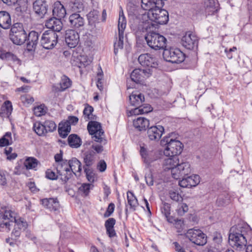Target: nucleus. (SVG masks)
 Listing matches in <instances>:
<instances>
[{"mask_svg": "<svg viewBox=\"0 0 252 252\" xmlns=\"http://www.w3.org/2000/svg\"><path fill=\"white\" fill-rule=\"evenodd\" d=\"M164 159L163 166L165 170H171L172 177L179 179L181 177L188 176L191 173L190 165L188 162L179 163L177 156H167Z\"/></svg>", "mask_w": 252, "mask_h": 252, "instance_id": "1", "label": "nucleus"}, {"mask_svg": "<svg viewBox=\"0 0 252 252\" xmlns=\"http://www.w3.org/2000/svg\"><path fill=\"white\" fill-rule=\"evenodd\" d=\"M174 135V133H169L161 140L162 145H167L163 152L165 156H177L182 152L183 144L180 141L173 138Z\"/></svg>", "mask_w": 252, "mask_h": 252, "instance_id": "2", "label": "nucleus"}, {"mask_svg": "<svg viewBox=\"0 0 252 252\" xmlns=\"http://www.w3.org/2000/svg\"><path fill=\"white\" fill-rule=\"evenodd\" d=\"M147 17L149 20L158 24H165L168 21V13L163 9L159 8L157 5H151L147 9Z\"/></svg>", "mask_w": 252, "mask_h": 252, "instance_id": "3", "label": "nucleus"}, {"mask_svg": "<svg viewBox=\"0 0 252 252\" xmlns=\"http://www.w3.org/2000/svg\"><path fill=\"white\" fill-rule=\"evenodd\" d=\"M147 45L155 50L164 49L166 47V39L158 33L149 31L145 36Z\"/></svg>", "mask_w": 252, "mask_h": 252, "instance_id": "4", "label": "nucleus"}, {"mask_svg": "<svg viewBox=\"0 0 252 252\" xmlns=\"http://www.w3.org/2000/svg\"><path fill=\"white\" fill-rule=\"evenodd\" d=\"M163 57L167 62L179 63L185 60V54L179 49L170 48L164 49Z\"/></svg>", "mask_w": 252, "mask_h": 252, "instance_id": "5", "label": "nucleus"}, {"mask_svg": "<svg viewBox=\"0 0 252 252\" xmlns=\"http://www.w3.org/2000/svg\"><path fill=\"white\" fill-rule=\"evenodd\" d=\"M185 236L196 245L203 246L207 243L206 235L200 229H189L185 234Z\"/></svg>", "mask_w": 252, "mask_h": 252, "instance_id": "6", "label": "nucleus"}, {"mask_svg": "<svg viewBox=\"0 0 252 252\" xmlns=\"http://www.w3.org/2000/svg\"><path fill=\"white\" fill-rule=\"evenodd\" d=\"M229 244L237 250L245 249L247 243L246 234L239 232L230 233L229 235Z\"/></svg>", "mask_w": 252, "mask_h": 252, "instance_id": "7", "label": "nucleus"}, {"mask_svg": "<svg viewBox=\"0 0 252 252\" xmlns=\"http://www.w3.org/2000/svg\"><path fill=\"white\" fill-rule=\"evenodd\" d=\"M13 215H10L8 218V221H3L0 223V230L1 231L8 232L10 230V222H14L17 225L18 228L25 230L28 226V224L26 221L21 218H18L17 214L13 212Z\"/></svg>", "mask_w": 252, "mask_h": 252, "instance_id": "8", "label": "nucleus"}, {"mask_svg": "<svg viewBox=\"0 0 252 252\" xmlns=\"http://www.w3.org/2000/svg\"><path fill=\"white\" fill-rule=\"evenodd\" d=\"M58 35L52 31H45L41 38V44L46 49H53L58 42Z\"/></svg>", "mask_w": 252, "mask_h": 252, "instance_id": "9", "label": "nucleus"}, {"mask_svg": "<svg viewBox=\"0 0 252 252\" xmlns=\"http://www.w3.org/2000/svg\"><path fill=\"white\" fill-rule=\"evenodd\" d=\"M68 161L65 160L62 161V162L57 163L56 168L57 174L60 177V179L64 183L72 177V173L69 170V166Z\"/></svg>", "mask_w": 252, "mask_h": 252, "instance_id": "10", "label": "nucleus"}, {"mask_svg": "<svg viewBox=\"0 0 252 252\" xmlns=\"http://www.w3.org/2000/svg\"><path fill=\"white\" fill-rule=\"evenodd\" d=\"M181 44L189 50H193L198 45V38L195 34L187 32L181 39Z\"/></svg>", "mask_w": 252, "mask_h": 252, "instance_id": "11", "label": "nucleus"}, {"mask_svg": "<svg viewBox=\"0 0 252 252\" xmlns=\"http://www.w3.org/2000/svg\"><path fill=\"white\" fill-rule=\"evenodd\" d=\"M154 24L149 21H143L138 19H136L133 23L131 24V27L136 34H141L142 32H147V33L150 31L151 27H153Z\"/></svg>", "mask_w": 252, "mask_h": 252, "instance_id": "12", "label": "nucleus"}, {"mask_svg": "<svg viewBox=\"0 0 252 252\" xmlns=\"http://www.w3.org/2000/svg\"><path fill=\"white\" fill-rule=\"evenodd\" d=\"M164 132L163 126L160 125L153 126L147 129V134L151 141H158Z\"/></svg>", "mask_w": 252, "mask_h": 252, "instance_id": "13", "label": "nucleus"}, {"mask_svg": "<svg viewBox=\"0 0 252 252\" xmlns=\"http://www.w3.org/2000/svg\"><path fill=\"white\" fill-rule=\"evenodd\" d=\"M138 60L140 64L144 66L156 68L158 65L157 59L149 54H141Z\"/></svg>", "mask_w": 252, "mask_h": 252, "instance_id": "14", "label": "nucleus"}, {"mask_svg": "<svg viewBox=\"0 0 252 252\" xmlns=\"http://www.w3.org/2000/svg\"><path fill=\"white\" fill-rule=\"evenodd\" d=\"M88 131L92 136H96L99 138L100 137H105L104 130L100 123L96 121H90L87 126Z\"/></svg>", "mask_w": 252, "mask_h": 252, "instance_id": "15", "label": "nucleus"}, {"mask_svg": "<svg viewBox=\"0 0 252 252\" xmlns=\"http://www.w3.org/2000/svg\"><path fill=\"white\" fill-rule=\"evenodd\" d=\"M181 177L182 179L179 182V185L182 188H190L195 187L200 182V177L198 175L194 174L185 178Z\"/></svg>", "mask_w": 252, "mask_h": 252, "instance_id": "16", "label": "nucleus"}, {"mask_svg": "<svg viewBox=\"0 0 252 252\" xmlns=\"http://www.w3.org/2000/svg\"><path fill=\"white\" fill-rule=\"evenodd\" d=\"M65 42L70 48H74L79 42L78 33L73 30H68L66 31L65 36Z\"/></svg>", "mask_w": 252, "mask_h": 252, "instance_id": "17", "label": "nucleus"}, {"mask_svg": "<svg viewBox=\"0 0 252 252\" xmlns=\"http://www.w3.org/2000/svg\"><path fill=\"white\" fill-rule=\"evenodd\" d=\"M32 8L35 16L38 18H43L47 13V4L45 0H36L32 4Z\"/></svg>", "mask_w": 252, "mask_h": 252, "instance_id": "18", "label": "nucleus"}, {"mask_svg": "<svg viewBox=\"0 0 252 252\" xmlns=\"http://www.w3.org/2000/svg\"><path fill=\"white\" fill-rule=\"evenodd\" d=\"M140 152L143 161L148 165L156 160L158 158L156 151L148 150L144 147H141Z\"/></svg>", "mask_w": 252, "mask_h": 252, "instance_id": "19", "label": "nucleus"}, {"mask_svg": "<svg viewBox=\"0 0 252 252\" xmlns=\"http://www.w3.org/2000/svg\"><path fill=\"white\" fill-rule=\"evenodd\" d=\"M148 76L146 70L139 68L135 69L130 75L131 80L137 84L142 83L144 80Z\"/></svg>", "mask_w": 252, "mask_h": 252, "instance_id": "20", "label": "nucleus"}, {"mask_svg": "<svg viewBox=\"0 0 252 252\" xmlns=\"http://www.w3.org/2000/svg\"><path fill=\"white\" fill-rule=\"evenodd\" d=\"M61 19L53 17L47 20L45 26L49 31H54V32H59L62 29L63 24Z\"/></svg>", "mask_w": 252, "mask_h": 252, "instance_id": "21", "label": "nucleus"}, {"mask_svg": "<svg viewBox=\"0 0 252 252\" xmlns=\"http://www.w3.org/2000/svg\"><path fill=\"white\" fill-rule=\"evenodd\" d=\"M42 204L51 211H57L60 209V203L57 198H44L41 200Z\"/></svg>", "mask_w": 252, "mask_h": 252, "instance_id": "22", "label": "nucleus"}, {"mask_svg": "<svg viewBox=\"0 0 252 252\" xmlns=\"http://www.w3.org/2000/svg\"><path fill=\"white\" fill-rule=\"evenodd\" d=\"M93 140L96 143L93 144L92 149L95 151L96 153H102L104 150V146L107 143V140L105 137H98L96 136L92 137Z\"/></svg>", "mask_w": 252, "mask_h": 252, "instance_id": "23", "label": "nucleus"}, {"mask_svg": "<svg viewBox=\"0 0 252 252\" xmlns=\"http://www.w3.org/2000/svg\"><path fill=\"white\" fill-rule=\"evenodd\" d=\"M219 4L217 0H205L204 7L205 13L208 15H212L217 12Z\"/></svg>", "mask_w": 252, "mask_h": 252, "instance_id": "24", "label": "nucleus"}, {"mask_svg": "<svg viewBox=\"0 0 252 252\" xmlns=\"http://www.w3.org/2000/svg\"><path fill=\"white\" fill-rule=\"evenodd\" d=\"M68 20L70 26L74 28L83 27L85 23L84 18L77 13L71 14L69 17Z\"/></svg>", "mask_w": 252, "mask_h": 252, "instance_id": "25", "label": "nucleus"}, {"mask_svg": "<svg viewBox=\"0 0 252 252\" xmlns=\"http://www.w3.org/2000/svg\"><path fill=\"white\" fill-rule=\"evenodd\" d=\"M54 17L61 19L66 15V10L60 1L55 2L52 10Z\"/></svg>", "mask_w": 252, "mask_h": 252, "instance_id": "26", "label": "nucleus"}, {"mask_svg": "<svg viewBox=\"0 0 252 252\" xmlns=\"http://www.w3.org/2000/svg\"><path fill=\"white\" fill-rule=\"evenodd\" d=\"M13 110L12 103L6 100L2 105L0 110V117L2 119L9 118Z\"/></svg>", "mask_w": 252, "mask_h": 252, "instance_id": "27", "label": "nucleus"}, {"mask_svg": "<svg viewBox=\"0 0 252 252\" xmlns=\"http://www.w3.org/2000/svg\"><path fill=\"white\" fill-rule=\"evenodd\" d=\"M145 101V98L143 94L136 92H133L129 95V101L131 105L134 106H139L142 105Z\"/></svg>", "mask_w": 252, "mask_h": 252, "instance_id": "28", "label": "nucleus"}, {"mask_svg": "<svg viewBox=\"0 0 252 252\" xmlns=\"http://www.w3.org/2000/svg\"><path fill=\"white\" fill-rule=\"evenodd\" d=\"M32 169V157L27 158L23 162V165H20L18 162V164L15 167L14 171L15 174L19 175L21 173H25V170Z\"/></svg>", "mask_w": 252, "mask_h": 252, "instance_id": "29", "label": "nucleus"}, {"mask_svg": "<svg viewBox=\"0 0 252 252\" xmlns=\"http://www.w3.org/2000/svg\"><path fill=\"white\" fill-rule=\"evenodd\" d=\"M11 26L10 14L6 11L0 12V26L4 29H8Z\"/></svg>", "mask_w": 252, "mask_h": 252, "instance_id": "30", "label": "nucleus"}, {"mask_svg": "<svg viewBox=\"0 0 252 252\" xmlns=\"http://www.w3.org/2000/svg\"><path fill=\"white\" fill-rule=\"evenodd\" d=\"M170 205L167 203H163L162 206L161 207V212L162 214L165 216L166 220L170 223H173L174 222H178L179 223L182 222L181 220H177L174 219L170 216Z\"/></svg>", "mask_w": 252, "mask_h": 252, "instance_id": "31", "label": "nucleus"}, {"mask_svg": "<svg viewBox=\"0 0 252 252\" xmlns=\"http://www.w3.org/2000/svg\"><path fill=\"white\" fill-rule=\"evenodd\" d=\"M27 37V33L24 30L20 32V33L16 34H13L10 36V38L13 43L17 45H21L25 43Z\"/></svg>", "mask_w": 252, "mask_h": 252, "instance_id": "32", "label": "nucleus"}, {"mask_svg": "<svg viewBox=\"0 0 252 252\" xmlns=\"http://www.w3.org/2000/svg\"><path fill=\"white\" fill-rule=\"evenodd\" d=\"M133 126L139 131L145 130L149 126V121L143 117H138L133 120Z\"/></svg>", "mask_w": 252, "mask_h": 252, "instance_id": "33", "label": "nucleus"}, {"mask_svg": "<svg viewBox=\"0 0 252 252\" xmlns=\"http://www.w3.org/2000/svg\"><path fill=\"white\" fill-rule=\"evenodd\" d=\"M71 130V126L66 121H62L59 125L58 132L60 136L64 138L66 137Z\"/></svg>", "mask_w": 252, "mask_h": 252, "instance_id": "34", "label": "nucleus"}, {"mask_svg": "<svg viewBox=\"0 0 252 252\" xmlns=\"http://www.w3.org/2000/svg\"><path fill=\"white\" fill-rule=\"evenodd\" d=\"M127 200L130 211H134L138 206V202L132 192L130 191L127 192Z\"/></svg>", "mask_w": 252, "mask_h": 252, "instance_id": "35", "label": "nucleus"}, {"mask_svg": "<svg viewBox=\"0 0 252 252\" xmlns=\"http://www.w3.org/2000/svg\"><path fill=\"white\" fill-rule=\"evenodd\" d=\"M69 170L72 174H76V172H80L81 171V163L76 158H73L68 161Z\"/></svg>", "mask_w": 252, "mask_h": 252, "instance_id": "36", "label": "nucleus"}, {"mask_svg": "<svg viewBox=\"0 0 252 252\" xmlns=\"http://www.w3.org/2000/svg\"><path fill=\"white\" fill-rule=\"evenodd\" d=\"M69 7L72 11L78 13L84 10V4L83 0H75L69 2Z\"/></svg>", "mask_w": 252, "mask_h": 252, "instance_id": "37", "label": "nucleus"}, {"mask_svg": "<svg viewBox=\"0 0 252 252\" xmlns=\"http://www.w3.org/2000/svg\"><path fill=\"white\" fill-rule=\"evenodd\" d=\"M68 145L72 148H78L81 145V140L80 138L75 134H72L68 137Z\"/></svg>", "mask_w": 252, "mask_h": 252, "instance_id": "38", "label": "nucleus"}, {"mask_svg": "<svg viewBox=\"0 0 252 252\" xmlns=\"http://www.w3.org/2000/svg\"><path fill=\"white\" fill-rule=\"evenodd\" d=\"M99 15V12L97 10L91 11L87 15L89 25H95L96 23H98Z\"/></svg>", "mask_w": 252, "mask_h": 252, "instance_id": "39", "label": "nucleus"}, {"mask_svg": "<svg viewBox=\"0 0 252 252\" xmlns=\"http://www.w3.org/2000/svg\"><path fill=\"white\" fill-rule=\"evenodd\" d=\"M95 156V153L93 151H88L85 153L84 160L86 166H90L94 163Z\"/></svg>", "mask_w": 252, "mask_h": 252, "instance_id": "40", "label": "nucleus"}, {"mask_svg": "<svg viewBox=\"0 0 252 252\" xmlns=\"http://www.w3.org/2000/svg\"><path fill=\"white\" fill-rule=\"evenodd\" d=\"M71 85V81L70 79L67 76L63 75L60 82V88H58V91L60 92L63 91L69 88Z\"/></svg>", "mask_w": 252, "mask_h": 252, "instance_id": "41", "label": "nucleus"}, {"mask_svg": "<svg viewBox=\"0 0 252 252\" xmlns=\"http://www.w3.org/2000/svg\"><path fill=\"white\" fill-rule=\"evenodd\" d=\"M94 185L90 183L82 184L78 189L79 192L83 196H87L90 192V190L93 189Z\"/></svg>", "mask_w": 252, "mask_h": 252, "instance_id": "42", "label": "nucleus"}, {"mask_svg": "<svg viewBox=\"0 0 252 252\" xmlns=\"http://www.w3.org/2000/svg\"><path fill=\"white\" fill-rule=\"evenodd\" d=\"M32 130L39 136L44 135L47 133L43 123L41 122L35 123L33 125Z\"/></svg>", "mask_w": 252, "mask_h": 252, "instance_id": "43", "label": "nucleus"}, {"mask_svg": "<svg viewBox=\"0 0 252 252\" xmlns=\"http://www.w3.org/2000/svg\"><path fill=\"white\" fill-rule=\"evenodd\" d=\"M124 46V32H119V39L114 43V53L117 55L119 49H122Z\"/></svg>", "mask_w": 252, "mask_h": 252, "instance_id": "44", "label": "nucleus"}, {"mask_svg": "<svg viewBox=\"0 0 252 252\" xmlns=\"http://www.w3.org/2000/svg\"><path fill=\"white\" fill-rule=\"evenodd\" d=\"M126 25V21L124 16L123 10L121 9L119 12V18L118 21V31L119 32H124Z\"/></svg>", "mask_w": 252, "mask_h": 252, "instance_id": "45", "label": "nucleus"}, {"mask_svg": "<svg viewBox=\"0 0 252 252\" xmlns=\"http://www.w3.org/2000/svg\"><path fill=\"white\" fill-rule=\"evenodd\" d=\"M0 59L12 61H16L18 60L17 57L13 54L4 51H0Z\"/></svg>", "mask_w": 252, "mask_h": 252, "instance_id": "46", "label": "nucleus"}, {"mask_svg": "<svg viewBox=\"0 0 252 252\" xmlns=\"http://www.w3.org/2000/svg\"><path fill=\"white\" fill-rule=\"evenodd\" d=\"M43 123L47 133L53 132L57 128V125L52 120H46Z\"/></svg>", "mask_w": 252, "mask_h": 252, "instance_id": "47", "label": "nucleus"}, {"mask_svg": "<svg viewBox=\"0 0 252 252\" xmlns=\"http://www.w3.org/2000/svg\"><path fill=\"white\" fill-rule=\"evenodd\" d=\"M32 110L35 116L40 117L45 114L47 111V108L44 104H42L34 106Z\"/></svg>", "mask_w": 252, "mask_h": 252, "instance_id": "48", "label": "nucleus"}, {"mask_svg": "<svg viewBox=\"0 0 252 252\" xmlns=\"http://www.w3.org/2000/svg\"><path fill=\"white\" fill-rule=\"evenodd\" d=\"M13 211L9 210L6 207H2L0 210V219H2L4 220H8V218L10 215H13Z\"/></svg>", "mask_w": 252, "mask_h": 252, "instance_id": "49", "label": "nucleus"}, {"mask_svg": "<svg viewBox=\"0 0 252 252\" xmlns=\"http://www.w3.org/2000/svg\"><path fill=\"white\" fill-rule=\"evenodd\" d=\"M94 111V108L89 105L85 107L83 111V115L86 121L94 119V115L92 113Z\"/></svg>", "mask_w": 252, "mask_h": 252, "instance_id": "50", "label": "nucleus"}, {"mask_svg": "<svg viewBox=\"0 0 252 252\" xmlns=\"http://www.w3.org/2000/svg\"><path fill=\"white\" fill-rule=\"evenodd\" d=\"M23 30L24 29L22 24L19 23H15L13 25L11 28L9 36H11V35H12L13 34H16L17 33H20V32L23 31Z\"/></svg>", "mask_w": 252, "mask_h": 252, "instance_id": "51", "label": "nucleus"}, {"mask_svg": "<svg viewBox=\"0 0 252 252\" xmlns=\"http://www.w3.org/2000/svg\"><path fill=\"white\" fill-rule=\"evenodd\" d=\"M169 194L170 198L176 202L181 201L183 198L178 191L175 189H171L169 191Z\"/></svg>", "mask_w": 252, "mask_h": 252, "instance_id": "52", "label": "nucleus"}, {"mask_svg": "<svg viewBox=\"0 0 252 252\" xmlns=\"http://www.w3.org/2000/svg\"><path fill=\"white\" fill-rule=\"evenodd\" d=\"M11 133L7 132L2 138L0 139V147H3L9 144V140H11Z\"/></svg>", "mask_w": 252, "mask_h": 252, "instance_id": "53", "label": "nucleus"}, {"mask_svg": "<svg viewBox=\"0 0 252 252\" xmlns=\"http://www.w3.org/2000/svg\"><path fill=\"white\" fill-rule=\"evenodd\" d=\"M23 104L26 107L30 106L32 101V96L30 94H23L21 96Z\"/></svg>", "mask_w": 252, "mask_h": 252, "instance_id": "54", "label": "nucleus"}, {"mask_svg": "<svg viewBox=\"0 0 252 252\" xmlns=\"http://www.w3.org/2000/svg\"><path fill=\"white\" fill-rule=\"evenodd\" d=\"M46 177L50 180H57L59 175L51 169H48L46 171Z\"/></svg>", "mask_w": 252, "mask_h": 252, "instance_id": "55", "label": "nucleus"}, {"mask_svg": "<svg viewBox=\"0 0 252 252\" xmlns=\"http://www.w3.org/2000/svg\"><path fill=\"white\" fill-rule=\"evenodd\" d=\"M84 171L86 173L88 180L93 183L94 181V177L93 172L89 168V167H84Z\"/></svg>", "mask_w": 252, "mask_h": 252, "instance_id": "56", "label": "nucleus"}, {"mask_svg": "<svg viewBox=\"0 0 252 252\" xmlns=\"http://www.w3.org/2000/svg\"><path fill=\"white\" fill-rule=\"evenodd\" d=\"M115 208V205L113 203H111L109 204L107 210L104 214V216L105 218L108 217L111 215L113 213Z\"/></svg>", "mask_w": 252, "mask_h": 252, "instance_id": "57", "label": "nucleus"}, {"mask_svg": "<svg viewBox=\"0 0 252 252\" xmlns=\"http://www.w3.org/2000/svg\"><path fill=\"white\" fill-rule=\"evenodd\" d=\"M18 5L20 6L21 11H26L28 9V0H18Z\"/></svg>", "mask_w": 252, "mask_h": 252, "instance_id": "58", "label": "nucleus"}, {"mask_svg": "<svg viewBox=\"0 0 252 252\" xmlns=\"http://www.w3.org/2000/svg\"><path fill=\"white\" fill-rule=\"evenodd\" d=\"M66 122H68V123L70 126L72 125H76L79 121L78 118L74 116H69L68 117L67 119L65 120Z\"/></svg>", "mask_w": 252, "mask_h": 252, "instance_id": "59", "label": "nucleus"}, {"mask_svg": "<svg viewBox=\"0 0 252 252\" xmlns=\"http://www.w3.org/2000/svg\"><path fill=\"white\" fill-rule=\"evenodd\" d=\"M116 223V220L114 218H109L105 221V228L114 227V225Z\"/></svg>", "mask_w": 252, "mask_h": 252, "instance_id": "60", "label": "nucleus"}, {"mask_svg": "<svg viewBox=\"0 0 252 252\" xmlns=\"http://www.w3.org/2000/svg\"><path fill=\"white\" fill-rule=\"evenodd\" d=\"M136 107V108L132 109L129 111V114L128 115L129 116L133 115H136L139 114H142L141 112V105L139 106Z\"/></svg>", "mask_w": 252, "mask_h": 252, "instance_id": "61", "label": "nucleus"}, {"mask_svg": "<svg viewBox=\"0 0 252 252\" xmlns=\"http://www.w3.org/2000/svg\"><path fill=\"white\" fill-rule=\"evenodd\" d=\"M213 240L215 243L220 244L222 242V237L221 234L218 233H215Z\"/></svg>", "mask_w": 252, "mask_h": 252, "instance_id": "62", "label": "nucleus"}, {"mask_svg": "<svg viewBox=\"0 0 252 252\" xmlns=\"http://www.w3.org/2000/svg\"><path fill=\"white\" fill-rule=\"evenodd\" d=\"M151 0H141V7L143 9H147L150 7L151 3Z\"/></svg>", "mask_w": 252, "mask_h": 252, "instance_id": "63", "label": "nucleus"}, {"mask_svg": "<svg viewBox=\"0 0 252 252\" xmlns=\"http://www.w3.org/2000/svg\"><path fill=\"white\" fill-rule=\"evenodd\" d=\"M97 168L100 172L104 171L106 168V162L103 160H100L97 165Z\"/></svg>", "mask_w": 252, "mask_h": 252, "instance_id": "64", "label": "nucleus"}]
</instances>
